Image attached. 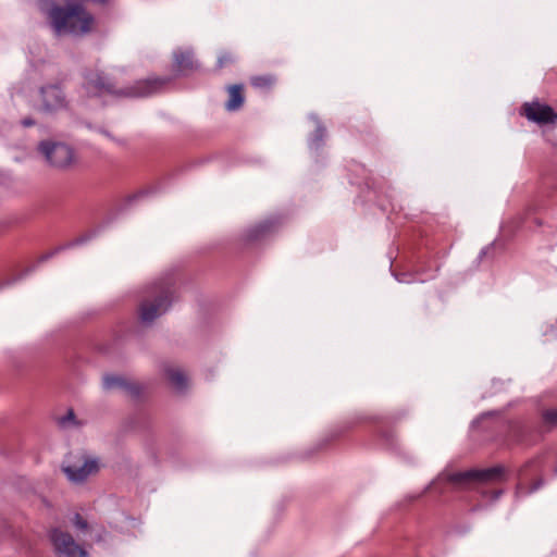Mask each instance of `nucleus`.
Instances as JSON below:
<instances>
[{"label": "nucleus", "mask_w": 557, "mask_h": 557, "mask_svg": "<svg viewBox=\"0 0 557 557\" xmlns=\"http://www.w3.org/2000/svg\"><path fill=\"white\" fill-rule=\"evenodd\" d=\"M65 3V5H59L53 0H38V7L46 14L54 34L84 36L90 33L95 24L94 15L79 2Z\"/></svg>", "instance_id": "f257e3e1"}, {"label": "nucleus", "mask_w": 557, "mask_h": 557, "mask_svg": "<svg viewBox=\"0 0 557 557\" xmlns=\"http://www.w3.org/2000/svg\"><path fill=\"white\" fill-rule=\"evenodd\" d=\"M437 480H445L458 488L472 490L483 498L498 499L504 490L500 487L507 481V470L503 466L486 469H469L455 473H442Z\"/></svg>", "instance_id": "f03ea898"}, {"label": "nucleus", "mask_w": 557, "mask_h": 557, "mask_svg": "<svg viewBox=\"0 0 557 557\" xmlns=\"http://www.w3.org/2000/svg\"><path fill=\"white\" fill-rule=\"evenodd\" d=\"M84 79L85 88L92 96L109 94L117 98H143L159 92L172 78L149 77L120 89H117L115 84L102 72L87 70L84 72Z\"/></svg>", "instance_id": "7ed1b4c3"}, {"label": "nucleus", "mask_w": 557, "mask_h": 557, "mask_svg": "<svg viewBox=\"0 0 557 557\" xmlns=\"http://www.w3.org/2000/svg\"><path fill=\"white\" fill-rule=\"evenodd\" d=\"M176 294V278L173 272L165 273L148 284L141 294L138 313L143 324H151L172 306Z\"/></svg>", "instance_id": "20e7f679"}, {"label": "nucleus", "mask_w": 557, "mask_h": 557, "mask_svg": "<svg viewBox=\"0 0 557 557\" xmlns=\"http://www.w3.org/2000/svg\"><path fill=\"white\" fill-rule=\"evenodd\" d=\"M36 152L48 168L59 172L71 171L78 163L75 148L62 140L42 139L37 144Z\"/></svg>", "instance_id": "39448f33"}, {"label": "nucleus", "mask_w": 557, "mask_h": 557, "mask_svg": "<svg viewBox=\"0 0 557 557\" xmlns=\"http://www.w3.org/2000/svg\"><path fill=\"white\" fill-rule=\"evenodd\" d=\"M99 469V460L85 453L70 454L61 466L63 473L73 483L84 482L89 475L96 474Z\"/></svg>", "instance_id": "423d86ee"}, {"label": "nucleus", "mask_w": 557, "mask_h": 557, "mask_svg": "<svg viewBox=\"0 0 557 557\" xmlns=\"http://www.w3.org/2000/svg\"><path fill=\"white\" fill-rule=\"evenodd\" d=\"M49 539L58 557H88L87 550L69 532L54 528L50 531Z\"/></svg>", "instance_id": "0eeeda50"}, {"label": "nucleus", "mask_w": 557, "mask_h": 557, "mask_svg": "<svg viewBox=\"0 0 557 557\" xmlns=\"http://www.w3.org/2000/svg\"><path fill=\"white\" fill-rule=\"evenodd\" d=\"M39 111L46 114H54L67 108L65 92L59 84H48L39 89Z\"/></svg>", "instance_id": "6e6552de"}, {"label": "nucleus", "mask_w": 557, "mask_h": 557, "mask_svg": "<svg viewBox=\"0 0 557 557\" xmlns=\"http://www.w3.org/2000/svg\"><path fill=\"white\" fill-rule=\"evenodd\" d=\"M102 387L107 392L119 389L134 400L141 399L145 386L134 380L121 375L106 374L102 377Z\"/></svg>", "instance_id": "1a4fd4ad"}, {"label": "nucleus", "mask_w": 557, "mask_h": 557, "mask_svg": "<svg viewBox=\"0 0 557 557\" xmlns=\"http://www.w3.org/2000/svg\"><path fill=\"white\" fill-rule=\"evenodd\" d=\"M523 114L533 122L539 124H549L557 120V113L553 108L540 103H524L522 107Z\"/></svg>", "instance_id": "9d476101"}, {"label": "nucleus", "mask_w": 557, "mask_h": 557, "mask_svg": "<svg viewBox=\"0 0 557 557\" xmlns=\"http://www.w3.org/2000/svg\"><path fill=\"white\" fill-rule=\"evenodd\" d=\"M174 67L180 75H188L198 70L199 64L194 58L193 50H175L173 53Z\"/></svg>", "instance_id": "9b49d317"}, {"label": "nucleus", "mask_w": 557, "mask_h": 557, "mask_svg": "<svg viewBox=\"0 0 557 557\" xmlns=\"http://www.w3.org/2000/svg\"><path fill=\"white\" fill-rule=\"evenodd\" d=\"M309 119L314 123L315 128L308 137V147L318 153L325 145L327 129L315 113H310Z\"/></svg>", "instance_id": "f8f14e48"}, {"label": "nucleus", "mask_w": 557, "mask_h": 557, "mask_svg": "<svg viewBox=\"0 0 557 557\" xmlns=\"http://www.w3.org/2000/svg\"><path fill=\"white\" fill-rule=\"evenodd\" d=\"M99 232H100V227L98 230L89 231V232L78 236L77 238L69 242L65 245L57 247L55 249L51 250L50 252H47V253L42 255L39 258L38 263L47 261L48 259L52 258L53 256H55L60 251H63L65 249L73 248V247H76V246H79V245H83V244L89 242L90 239L95 238L98 235Z\"/></svg>", "instance_id": "ddd939ff"}, {"label": "nucleus", "mask_w": 557, "mask_h": 557, "mask_svg": "<svg viewBox=\"0 0 557 557\" xmlns=\"http://www.w3.org/2000/svg\"><path fill=\"white\" fill-rule=\"evenodd\" d=\"M276 221L274 219H267L257 225L250 227L246 232V240L248 243H255L263 239L268 236L275 227Z\"/></svg>", "instance_id": "4468645a"}, {"label": "nucleus", "mask_w": 557, "mask_h": 557, "mask_svg": "<svg viewBox=\"0 0 557 557\" xmlns=\"http://www.w3.org/2000/svg\"><path fill=\"white\" fill-rule=\"evenodd\" d=\"M162 370L164 377L175 389L183 391L186 387L187 379L180 368L164 363Z\"/></svg>", "instance_id": "2eb2a0df"}, {"label": "nucleus", "mask_w": 557, "mask_h": 557, "mask_svg": "<svg viewBox=\"0 0 557 557\" xmlns=\"http://www.w3.org/2000/svg\"><path fill=\"white\" fill-rule=\"evenodd\" d=\"M228 100L225 102V109L230 112L238 111L245 101L244 86L240 84L227 87Z\"/></svg>", "instance_id": "dca6fc26"}, {"label": "nucleus", "mask_w": 557, "mask_h": 557, "mask_svg": "<svg viewBox=\"0 0 557 557\" xmlns=\"http://www.w3.org/2000/svg\"><path fill=\"white\" fill-rule=\"evenodd\" d=\"M250 83L255 88L268 90L275 84V77L272 75L255 76L251 78Z\"/></svg>", "instance_id": "f3484780"}, {"label": "nucleus", "mask_w": 557, "mask_h": 557, "mask_svg": "<svg viewBox=\"0 0 557 557\" xmlns=\"http://www.w3.org/2000/svg\"><path fill=\"white\" fill-rule=\"evenodd\" d=\"M542 420L547 430L557 426V409H546L542 412Z\"/></svg>", "instance_id": "a211bd4d"}, {"label": "nucleus", "mask_w": 557, "mask_h": 557, "mask_svg": "<svg viewBox=\"0 0 557 557\" xmlns=\"http://www.w3.org/2000/svg\"><path fill=\"white\" fill-rule=\"evenodd\" d=\"M542 485H543L542 479L536 480L530 487L525 486L522 482H520L517 485L516 496L520 497L523 495L531 494V493L537 491Z\"/></svg>", "instance_id": "6ab92c4d"}, {"label": "nucleus", "mask_w": 557, "mask_h": 557, "mask_svg": "<svg viewBox=\"0 0 557 557\" xmlns=\"http://www.w3.org/2000/svg\"><path fill=\"white\" fill-rule=\"evenodd\" d=\"M234 62H235V57L233 55V53H231L228 51H223L218 57L216 66H218V69H223L224 66L232 64Z\"/></svg>", "instance_id": "aec40b11"}, {"label": "nucleus", "mask_w": 557, "mask_h": 557, "mask_svg": "<svg viewBox=\"0 0 557 557\" xmlns=\"http://www.w3.org/2000/svg\"><path fill=\"white\" fill-rule=\"evenodd\" d=\"M379 436L382 438V441L388 446H394V433L392 430L388 429H380L377 431Z\"/></svg>", "instance_id": "412c9836"}, {"label": "nucleus", "mask_w": 557, "mask_h": 557, "mask_svg": "<svg viewBox=\"0 0 557 557\" xmlns=\"http://www.w3.org/2000/svg\"><path fill=\"white\" fill-rule=\"evenodd\" d=\"M72 522L74 527L79 531H87L89 525L86 519H84L79 513H75Z\"/></svg>", "instance_id": "4be33fe9"}, {"label": "nucleus", "mask_w": 557, "mask_h": 557, "mask_svg": "<svg viewBox=\"0 0 557 557\" xmlns=\"http://www.w3.org/2000/svg\"><path fill=\"white\" fill-rule=\"evenodd\" d=\"M33 271V268H29V269H26L22 274H20L18 276L16 277H13V278H8L3 282L0 283V289H2L3 287L5 286H10L12 285L13 283L22 280L24 276H26L28 273H30Z\"/></svg>", "instance_id": "5701e85b"}, {"label": "nucleus", "mask_w": 557, "mask_h": 557, "mask_svg": "<svg viewBox=\"0 0 557 557\" xmlns=\"http://www.w3.org/2000/svg\"><path fill=\"white\" fill-rule=\"evenodd\" d=\"M147 194H148L147 190H139L138 193L129 195L128 197L125 198V206L131 205L132 202H134L135 200H137L139 198H143Z\"/></svg>", "instance_id": "b1692460"}, {"label": "nucleus", "mask_w": 557, "mask_h": 557, "mask_svg": "<svg viewBox=\"0 0 557 557\" xmlns=\"http://www.w3.org/2000/svg\"><path fill=\"white\" fill-rule=\"evenodd\" d=\"M75 419V414L73 410H70L65 416L60 419V423L65 425L69 421H73Z\"/></svg>", "instance_id": "393cba45"}, {"label": "nucleus", "mask_w": 557, "mask_h": 557, "mask_svg": "<svg viewBox=\"0 0 557 557\" xmlns=\"http://www.w3.org/2000/svg\"><path fill=\"white\" fill-rule=\"evenodd\" d=\"M35 124H36V121L30 116H27V117H24L23 120H21V125L24 127H30V126H34Z\"/></svg>", "instance_id": "a878e982"}, {"label": "nucleus", "mask_w": 557, "mask_h": 557, "mask_svg": "<svg viewBox=\"0 0 557 557\" xmlns=\"http://www.w3.org/2000/svg\"><path fill=\"white\" fill-rule=\"evenodd\" d=\"M394 275H395V278H396L398 282H400V283L408 282V281L406 280V277L408 276V274H406V273H401V274H396V273H395Z\"/></svg>", "instance_id": "bb28decb"}, {"label": "nucleus", "mask_w": 557, "mask_h": 557, "mask_svg": "<svg viewBox=\"0 0 557 557\" xmlns=\"http://www.w3.org/2000/svg\"><path fill=\"white\" fill-rule=\"evenodd\" d=\"M491 249H492V247H490V246L483 248L479 255V259L482 260L485 256H487V253L490 252Z\"/></svg>", "instance_id": "cd10ccee"}, {"label": "nucleus", "mask_w": 557, "mask_h": 557, "mask_svg": "<svg viewBox=\"0 0 557 557\" xmlns=\"http://www.w3.org/2000/svg\"><path fill=\"white\" fill-rule=\"evenodd\" d=\"M435 483H436V481L431 482V483L425 487L424 493H425V492H428V491H430V490L435 485Z\"/></svg>", "instance_id": "c85d7f7f"}, {"label": "nucleus", "mask_w": 557, "mask_h": 557, "mask_svg": "<svg viewBox=\"0 0 557 557\" xmlns=\"http://www.w3.org/2000/svg\"><path fill=\"white\" fill-rule=\"evenodd\" d=\"M101 133L103 135H106L107 137L111 138V139H114L113 136L108 132V131H101Z\"/></svg>", "instance_id": "c756f323"}, {"label": "nucleus", "mask_w": 557, "mask_h": 557, "mask_svg": "<svg viewBox=\"0 0 557 557\" xmlns=\"http://www.w3.org/2000/svg\"><path fill=\"white\" fill-rule=\"evenodd\" d=\"M533 463V461H530V463H528L525 467L532 466Z\"/></svg>", "instance_id": "7c9ffc66"}]
</instances>
